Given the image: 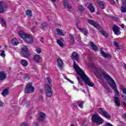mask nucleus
<instances>
[{"instance_id":"1","label":"nucleus","mask_w":126,"mask_h":126,"mask_svg":"<svg viewBox=\"0 0 126 126\" xmlns=\"http://www.w3.org/2000/svg\"><path fill=\"white\" fill-rule=\"evenodd\" d=\"M96 76L98 78H104L107 82H108L109 85L111 87V88L114 91L115 95L117 97L120 96V93L117 88V85L116 84V82L109 76V74L104 71L103 70H98L97 71L94 72Z\"/></svg>"},{"instance_id":"2","label":"nucleus","mask_w":126,"mask_h":126,"mask_svg":"<svg viewBox=\"0 0 126 126\" xmlns=\"http://www.w3.org/2000/svg\"><path fill=\"white\" fill-rule=\"evenodd\" d=\"M74 68L75 69V70L77 73L80 76L82 80H83L84 82H85L87 85H88V86L91 87H93V86H94V83L90 81L89 77H88V76L85 74V73H84L83 70L79 67V66L77 65V63H76L75 61H74Z\"/></svg>"},{"instance_id":"3","label":"nucleus","mask_w":126,"mask_h":126,"mask_svg":"<svg viewBox=\"0 0 126 126\" xmlns=\"http://www.w3.org/2000/svg\"><path fill=\"white\" fill-rule=\"evenodd\" d=\"M88 22L89 24H90L91 25H92L93 26L95 27V28H96V29H98L100 33H101V34L103 35V36H104L105 38H108V33H107L105 31H104V30H100V28H101V27H100V25L97 24L96 22L94 21L92 19H89L88 20Z\"/></svg>"},{"instance_id":"4","label":"nucleus","mask_w":126,"mask_h":126,"mask_svg":"<svg viewBox=\"0 0 126 126\" xmlns=\"http://www.w3.org/2000/svg\"><path fill=\"white\" fill-rule=\"evenodd\" d=\"M47 82L48 84L45 85V93L47 97H51L53 95V92H52V80L50 78H47Z\"/></svg>"},{"instance_id":"5","label":"nucleus","mask_w":126,"mask_h":126,"mask_svg":"<svg viewBox=\"0 0 126 126\" xmlns=\"http://www.w3.org/2000/svg\"><path fill=\"white\" fill-rule=\"evenodd\" d=\"M19 36H21V38L23 39L24 41L27 43L28 44H30L33 42V38L31 35L27 34L25 32H19Z\"/></svg>"},{"instance_id":"6","label":"nucleus","mask_w":126,"mask_h":126,"mask_svg":"<svg viewBox=\"0 0 126 126\" xmlns=\"http://www.w3.org/2000/svg\"><path fill=\"white\" fill-rule=\"evenodd\" d=\"M92 120L94 123H96V124H99V125H101L104 123V120L99 117V115L97 114H94L92 116Z\"/></svg>"},{"instance_id":"7","label":"nucleus","mask_w":126,"mask_h":126,"mask_svg":"<svg viewBox=\"0 0 126 126\" xmlns=\"http://www.w3.org/2000/svg\"><path fill=\"white\" fill-rule=\"evenodd\" d=\"M8 9V5L4 1H0V13H3L4 11H6Z\"/></svg>"},{"instance_id":"8","label":"nucleus","mask_w":126,"mask_h":126,"mask_svg":"<svg viewBox=\"0 0 126 126\" xmlns=\"http://www.w3.org/2000/svg\"><path fill=\"white\" fill-rule=\"evenodd\" d=\"M35 91V88L32 86V83H29L25 90V93H33Z\"/></svg>"},{"instance_id":"9","label":"nucleus","mask_w":126,"mask_h":126,"mask_svg":"<svg viewBox=\"0 0 126 126\" xmlns=\"http://www.w3.org/2000/svg\"><path fill=\"white\" fill-rule=\"evenodd\" d=\"M99 113L101 115H102L104 118H106V119H110L111 118V115L108 113V112L105 111L104 109H103L102 108H99L98 109Z\"/></svg>"},{"instance_id":"10","label":"nucleus","mask_w":126,"mask_h":126,"mask_svg":"<svg viewBox=\"0 0 126 126\" xmlns=\"http://www.w3.org/2000/svg\"><path fill=\"white\" fill-rule=\"evenodd\" d=\"M22 55L24 58H28V57L30 56V54H29V50H28V48H27V46H24L22 47Z\"/></svg>"},{"instance_id":"11","label":"nucleus","mask_w":126,"mask_h":126,"mask_svg":"<svg viewBox=\"0 0 126 126\" xmlns=\"http://www.w3.org/2000/svg\"><path fill=\"white\" fill-rule=\"evenodd\" d=\"M112 30L115 35H117V36H119V35H121V31H120V27L116 25H114L112 27Z\"/></svg>"},{"instance_id":"12","label":"nucleus","mask_w":126,"mask_h":126,"mask_svg":"<svg viewBox=\"0 0 126 126\" xmlns=\"http://www.w3.org/2000/svg\"><path fill=\"white\" fill-rule=\"evenodd\" d=\"M70 57L73 61L79 60V56H78V53H77L76 52H73Z\"/></svg>"},{"instance_id":"13","label":"nucleus","mask_w":126,"mask_h":126,"mask_svg":"<svg viewBox=\"0 0 126 126\" xmlns=\"http://www.w3.org/2000/svg\"><path fill=\"white\" fill-rule=\"evenodd\" d=\"M120 10L122 13L126 12V0L122 1V6L120 7Z\"/></svg>"},{"instance_id":"14","label":"nucleus","mask_w":126,"mask_h":126,"mask_svg":"<svg viewBox=\"0 0 126 126\" xmlns=\"http://www.w3.org/2000/svg\"><path fill=\"white\" fill-rule=\"evenodd\" d=\"M78 29H79L81 32H82V33H83L85 36L88 37L89 32H88V30H87V29L82 28L78 27Z\"/></svg>"},{"instance_id":"15","label":"nucleus","mask_w":126,"mask_h":126,"mask_svg":"<svg viewBox=\"0 0 126 126\" xmlns=\"http://www.w3.org/2000/svg\"><path fill=\"white\" fill-rule=\"evenodd\" d=\"M88 8L92 13H94L95 11V8L94 7V6H93V3H90L88 6Z\"/></svg>"},{"instance_id":"16","label":"nucleus","mask_w":126,"mask_h":126,"mask_svg":"<svg viewBox=\"0 0 126 126\" xmlns=\"http://www.w3.org/2000/svg\"><path fill=\"white\" fill-rule=\"evenodd\" d=\"M2 96L3 97H5V96H7V95H9V89L6 88L1 93Z\"/></svg>"},{"instance_id":"17","label":"nucleus","mask_w":126,"mask_h":126,"mask_svg":"<svg viewBox=\"0 0 126 126\" xmlns=\"http://www.w3.org/2000/svg\"><path fill=\"white\" fill-rule=\"evenodd\" d=\"M114 101L116 106H118V107H120V106H121L120 98H119L118 96L114 97Z\"/></svg>"},{"instance_id":"18","label":"nucleus","mask_w":126,"mask_h":126,"mask_svg":"<svg viewBox=\"0 0 126 126\" xmlns=\"http://www.w3.org/2000/svg\"><path fill=\"white\" fill-rule=\"evenodd\" d=\"M41 57H40V55H35L33 56V60L34 61L35 63H40V59Z\"/></svg>"},{"instance_id":"19","label":"nucleus","mask_w":126,"mask_h":126,"mask_svg":"<svg viewBox=\"0 0 126 126\" xmlns=\"http://www.w3.org/2000/svg\"><path fill=\"white\" fill-rule=\"evenodd\" d=\"M46 117V114L43 112H40L39 113V117H38V121H44Z\"/></svg>"},{"instance_id":"20","label":"nucleus","mask_w":126,"mask_h":126,"mask_svg":"<svg viewBox=\"0 0 126 126\" xmlns=\"http://www.w3.org/2000/svg\"><path fill=\"white\" fill-rule=\"evenodd\" d=\"M57 63H58L59 67H60V68H63V61H62L61 59L60 58L58 59Z\"/></svg>"},{"instance_id":"21","label":"nucleus","mask_w":126,"mask_h":126,"mask_svg":"<svg viewBox=\"0 0 126 126\" xmlns=\"http://www.w3.org/2000/svg\"><path fill=\"white\" fill-rule=\"evenodd\" d=\"M63 4L66 8H68V9H71L72 7L71 5L68 4V1L67 0H64Z\"/></svg>"},{"instance_id":"22","label":"nucleus","mask_w":126,"mask_h":126,"mask_svg":"<svg viewBox=\"0 0 126 126\" xmlns=\"http://www.w3.org/2000/svg\"><path fill=\"white\" fill-rule=\"evenodd\" d=\"M100 54L101 55H102L104 58H110V57H111L110 55L105 53V52L103 51V49H102V48L100 49Z\"/></svg>"},{"instance_id":"23","label":"nucleus","mask_w":126,"mask_h":126,"mask_svg":"<svg viewBox=\"0 0 126 126\" xmlns=\"http://www.w3.org/2000/svg\"><path fill=\"white\" fill-rule=\"evenodd\" d=\"M11 43L13 46H17L19 44V41L17 40L16 38H13L11 40Z\"/></svg>"},{"instance_id":"24","label":"nucleus","mask_w":126,"mask_h":126,"mask_svg":"<svg viewBox=\"0 0 126 126\" xmlns=\"http://www.w3.org/2000/svg\"><path fill=\"white\" fill-rule=\"evenodd\" d=\"M6 76V75H5L4 71L0 72V80H3L5 79Z\"/></svg>"},{"instance_id":"25","label":"nucleus","mask_w":126,"mask_h":126,"mask_svg":"<svg viewBox=\"0 0 126 126\" xmlns=\"http://www.w3.org/2000/svg\"><path fill=\"white\" fill-rule=\"evenodd\" d=\"M96 3L98 5H99L100 7L102 8V9H104L105 8V4L104 2L101 0H97Z\"/></svg>"},{"instance_id":"26","label":"nucleus","mask_w":126,"mask_h":126,"mask_svg":"<svg viewBox=\"0 0 126 126\" xmlns=\"http://www.w3.org/2000/svg\"><path fill=\"white\" fill-rule=\"evenodd\" d=\"M56 32L59 36H64V33H63V30H60L59 28L56 29Z\"/></svg>"},{"instance_id":"27","label":"nucleus","mask_w":126,"mask_h":126,"mask_svg":"<svg viewBox=\"0 0 126 126\" xmlns=\"http://www.w3.org/2000/svg\"><path fill=\"white\" fill-rule=\"evenodd\" d=\"M91 47L92 48L93 51H94L95 52H96V51H98V47H97V46L94 44V42H91Z\"/></svg>"},{"instance_id":"28","label":"nucleus","mask_w":126,"mask_h":126,"mask_svg":"<svg viewBox=\"0 0 126 126\" xmlns=\"http://www.w3.org/2000/svg\"><path fill=\"white\" fill-rule=\"evenodd\" d=\"M84 104V101L79 100L77 102V104L78 107L81 108V109H83V104Z\"/></svg>"},{"instance_id":"29","label":"nucleus","mask_w":126,"mask_h":126,"mask_svg":"<svg viewBox=\"0 0 126 126\" xmlns=\"http://www.w3.org/2000/svg\"><path fill=\"white\" fill-rule=\"evenodd\" d=\"M21 63L23 65V66H26L27 65H28V62L27 61L23 59L21 61Z\"/></svg>"},{"instance_id":"30","label":"nucleus","mask_w":126,"mask_h":126,"mask_svg":"<svg viewBox=\"0 0 126 126\" xmlns=\"http://www.w3.org/2000/svg\"><path fill=\"white\" fill-rule=\"evenodd\" d=\"M57 43L59 45L60 47H63V42L62 39L57 40Z\"/></svg>"},{"instance_id":"31","label":"nucleus","mask_w":126,"mask_h":126,"mask_svg":"<svg viewBox=\"0 0 126 126\" xmlns=\"http://www.w3.org/2000/svg\"><path fill=\"white\" fill-rule=\"evenodd\" d=\"M26 12V15L28 16H29L30 17L32 16V11H31V10L30 9L27 10Z\"/></svg>"},{"instance_id":"32","label":"nucleus","mask_w":126,"mask_h":126,"mask_svg":"<svg viewBox=\"0 0 126 126\" xmlns=\"http://www.w3.org/2000/svg\"><path fill=\"white\" fill-rule=\"evenodd\" d=\"M120 89L122 91L123 93L126 95V89L124 88V86H121Z\"/></svg>"},{"instance_id":"33","label":"nucleus","mask_w":126,"mask_h":126,"mask_svg":"<svg viewBox=\"0 0 126 126\" xmlns=\"http://www.w3.org/2000/svg\"><path fill=\"white\" fill-rule=\"evenodd\" d=\"M78 9L80 11H81L82 12H83L85 10L84 9V7H83L82 5H80L78 7Z\"/></svg>"},{"instance_id":"34","label":"nucleus","mask_w":126,"mask_h":126,"mask_svg":"<svg viewBox=\"0 0 126 126\" xmlns=\"http://www.w3.org/2000/svg\"><path fill=\"white\" fill-rule=\"evenodd\" d=\"M35 52H36L37 54H41V52H42V50H41V48L39 47H36L35 49Z\"/></svg>"},{"instance_id":"35","label":"nucleus","mask_w":126,"mask_h":126,"mask_svg":"<svg viewBox=\"0 0 126 126\" xmlns=\"http://www.w3.org/2000/svg\"><path fill=\"white\" fill-rule=\"evenodd\" d=\"M5 51L4 50H1V54H0V56L2 57V58H5Z\"/></svg>"},{"instance_id":"36","label":"nucleus","mask_w":126,"mask_h":126,"mask_svg":"<svg viewBox=\"0 0 126 126\" xmlns=\"http://www.w3.org/2000/svg\"><path fill=\"white\" fill-rule=\"evenodd\" d=\"M114 45L116 47L117 50H120V46L119 45V43L116 41H114Z\"/></svg>"},{"instance_id":"37","label":"nucleus","mask_w":126,"mask_h":126,"mask_svg":"<svg viewBox=\"0 0 126 126\" xmlns=\"http://www.w3.org/2000/svg\"><path fill=\"white\" fill-rule=\"evenodd\" d=\"M77 80L79 81V83L81 85H83V82H82V80H81L80 79V78H79V77H77Z\"/></svg>"},{"instance_id":"38","label":"nucleus","mask_w":126,"mask_h":126,"mask_svg":"<svg viewBox=\"0 0 126 126\" xmlns=\"http://www.w3.org/2000/svg\"><path fill=\"white\" fill-rule=\"evenodd\" d=\"M69 37L70 38V40L72 42H74V36L72 34H70Z\"/></svg>"},{"instance_id":"39","label":"nucleus","mask_w":126,"mask_h":126,"mask_svg":"<svg viewBox=\"0 0 126 126\" xmlns=\"http://www.w3.org/2000/svg\"><path fill=\"white\" fill-rule=\"evenodd\" d=\"M32 126H39V124L37 122H35L33 123Z\"/></svg>"},{"instance_id":"40","label":"nucleus","mask_w":126,"mask_h":126,"mask_svg":"<svg viewBox=\"0 0 126 126\" xmlns=\"http://www.w3.org/2000/svg\"><path fill=\"white\" fill-rule=\"evenodd\" d=\"M21 126H28V125L26 124V122H24L21 124Z\"/></svg>"},{"instance_id":"41","label":"nucleus","mask_w":126,"mask_h":126,"mask_svg":"<svg viewBox=\"0 0 126 126\" xmlns=\"http://www.w3.org/2000/svg\"><path fill=\"white\" fill-rule=\"evenodd\" d=\"M120 27H121V28H122V29H125V24H121Z\"/></svg>"},{"instance_id":"42","label":"nucleus","mask_w":126,"mask_h":126,"mask_svg":"<svg viewBox=\"0 0 126 126\" xmlns=\"http://www.w3.org/2000/svg\"><path fill=\"white\" fill-rule=\"evenodd\" d=\"M1 21L2 22V23H3V24H4L5 25V21L3 20V19H1Z\"/></svg>"},{"instance_id":"43","label":"nucleus","mask_w":126,"mask_h":126,"mask_svg":"<svg viewBox=\"0 0 126 126\" xmlns=\"http://www.w3.org/2000/svg\"><path fill=\"white\" fill-rule=\"evenodd\" d=\"M106 126H114L111 123H107Z\"/></svg>"},{"instance_id":"44","label":"nucleus","mask_w":126,"mask_h":126,"mask_svg":"<svg viewBox=\"0 0 126 126\" xmlns=\"http://www.w3.org/2000/svg\"><path fill=\"white\" fill-rule=\"evenodd\" d=\"M3 106V102L0 100V107H2Z\"/></svg>"},{"instance_id":"45","label":"nucleus","mask_w":126,"mask_h":126,"mask_svg":"<svg viewBox=\"0 0 126 126\" xmlns=\"http://www.w3.org/2000/svg\"><path fill=\"white\" fill-rule=\"evenodd\" d=\"M43 40H44V38H43V37H41L40 39V41L41 42V43H44V41H43Z\"/></svg>"},{"instance_id":"46","label":"nucleus","mask_w":126,"mask_h":126,"mask_svg":"<svg viewBox=\"0 0 126 126\" xmlns=\"http://www.w3.org/2000/svg\"><path fill=\"white\" fill-rule=\"evenodd\" d=\"M68 81L70 83H71L72 84H73V83H74V82L73 81L70 80V79H69V80H68Z\"/></svg>"},{"instance_id":"47","label":"nucleus","mask_w":126,"mask_h":126,"mask_svg":"<svg viewBox=\"0 0 126 126\" xmlns=\"http://www.w3.org/2000/svg\"><path fill=\"white\" fill-rule=\"evenodd\" d=\"M31 31H32V33H34V28H32Z\"/></svg>"},{"instance_id":"48","label":"nucleus","mask_w":126,"mask_h":126,"mask_svg":"<svg viewBox=\"0 0 126 126\" xmlns=\"http://www.w3.org/2000/svg\"><path fill=\"white\" fill-rule=\"evenodd\" d=\"M64 78L66 79V80H67L68 81V80H69V79H68V78H67V76H65Z\"/></svg>"},{"instance_id":"49","label":"nucleus","mask_w":126,"mask_h":126,"mask_svg":"<svg viewBox=\"0 0 126 126\" xmlns=\"http://www.w3.org/2000/svg\"><path fill=\"white\" fill-rule=\"evenodd\" d=\"M123 98H124V100L126 101V96H124V95H122Z\"/></svg>"},{"instance_id":"50","label":"nucleus","mask_w":126,"mask_h":126,"mask_svg":"<svg viewBox=\"0 0 126 126\" xmlns=\"http://www.w3.org/2000/svg\"><path fill=\"white\" fill-rule=\"evenodd\" d=\"M23 99H24V97H22V98H21L20 99V102H21L22 101H23Z\"/></svg>"},{"instance_id":"51","label":"nucleus","mask_w":126,"mask_h":126,"mask_svg":"<svg viewBox=\"0 0 126 126\" xmlns=\"http://www.w3.org/2000/svg\"><path fill=\"white\" fill-rule=\"evenodd\" d=\"M27 76H28L27 75H25L24 76L25 79H26V78H27Z\"/></svg>"},{"instance_id":"52","label":"nucleus","mask_w":126,"mask_h":126,"mask_svg":"<svg viewBox=\"0 0 126 126\" xmlns=\"http://www.w3.org/2000/svg\"><path fill=\"white\" fill-rule=\"evenodd\" d=\"M52 2H55V1H57V0H51Z\"/></svg>"},{"instance_id":"53","label":"nucleus","mask_w":126,"mask_h":126,"mask_svg":"<svg viewBox=\"0 0 126 126\" xmlns=\"http://www.w3.org/2000/svg\"><path fill=\"white\" fill-rule=\"evenodd\" d=\"M111 2H112V3H116V1H115V0H112V1H111Z\"/></svg>"},{"instance_id":"54","label":"nucleus","mask_w":126,"mask_h":126,"mask_svg":"<svg viewBox=\"0 0 126 126\" xmlns=\"http://www.w3.org/2000/svg\"><path fill=\"white\" fill-rule=\"evenodd\" d=\"M39 91L40 93H43V90H40Z\"/></svg>"},{"instance_id":"55","label":"nucleus","mask_w":126,"mask_h":126,"mask_svg":"<svg viewBox=\"0 0 126 126\" xmlns=\"http://www.w3.org/2000/svg\"><path fill=\"white\" fill-rule=\"evenodd\" d=\"M124 117H125V118H126V113L124 114Z\"/></svg>"},{"instance_id":"56","label":"nucleus","mask_w":126,"mask_h":126,"mask_svg":"<svg viewBox=\"0 0 126 126\" xmlns=\"http://www.w3.org/2000/svg\"><path fill=\"white\" fill-rule=\"evenodd\" d=\"M44 28H45V26H44V27H41V29H44Z\"/></svg>"},{"instance_id":"57","label":"nucleus","mask_w":126,"mask_h":126,"mask_svg":"<svg viewBox=\"0 0 126 126\" xmlns=\"http://www.w3.org/2000/svg\"><path fill=\"white\" fill-rule=\"evenodd\" d=\"M86 126V125L84 124V125H83V126Z\"/></svg>"},{"instance_id":"58","label":"nucleus","mask_w":126,"mask_h":126,"mask_svg":"<svg viewBox=\"0 0 126 126\" xmlns=\"http://www.w3.org/2000/svg\"><path fill=\"white\" fill-rule=\"evenodd\" d=\"M5 48H7V46H5Z\"/></svg>"},{"instance_id":"59","label":"nucleus","mask_w":126,"mask_h":126,"mask_svg":"<svg viewBox=\"0 0 126 126\" xmlns=\"http://www.w3.org/2000/svg\"><path fill=\"white\" fill-rule=\"evenodd\" d=\"M71 126H75L72 124V125H71Z\"/></svg>"},{"instance_id":"60","label":"nucleus","mask_w":126,"mask_h":126,"mask_svg":"<svg viewBox=\"0 0 126 126\" xmlns=\"http://www.w3.org/2000/svg\"><path fill=\"white\" fill-rule=\"evenodd\" d=\"M116 1L117 2H118V1H119V0H116Z\"/></svg>"},{"instance_id":"61","label":"nucleus","mask_w":126,"mask_h":126,"mask_svg":"<svg viewBox=\"0 0 126 126\" xmlns=\"http://www.w3.org/2000/svg\"><path fill=\"white\" fill-rule=\"evenodd\" d=\"M41 100H43V97H41Z\"/></svg>"}]
</instances>
